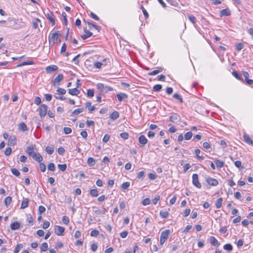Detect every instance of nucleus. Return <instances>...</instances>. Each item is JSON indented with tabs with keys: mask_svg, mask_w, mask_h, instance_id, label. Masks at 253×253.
<instances>
[{
	"mask_svg": "<svg viewBox=\"0 0 253 253\" xmlns=\"http://www.w3.org/2000/svg\"><path fill=\"white\" fill-rule=\"evenodd\" d=\"M97 89L100 90L102 93H107L108 91H112L113 88L110 86H107L102 83H98L96 85Z\"/></svg>",
	"mask_w": 253,
	"mask_h": 253,
	"instance_id": "1",
	"label": "nucleus"
},
{
	"mask_svg": "<svg viewBox=\"0 0 253 253\" xmlns=\"http://www.w3.org/2000/svg\"><path fill=\"white\" fill-rule=\"evenodd\" d=\"M47 106L45 104H42L39 109V115L42 118L45 117L47 113Z\"/></svg>",
	"mask_w": 253,
	"mask_h": 253,
	"instance_id": "2",
	"label": "nucleus"
},
{
	"mask_svg": "<svg viewBox=\"0 0 253 253\" xmlns=\"http://www.w3.org/2000/svg\"><path fill=\"white\" fill-rule=\"evenodd\" d=\"M60 37V33L59 31H56L50 34L48 37L49 41H52L53 43H55V41L57 40Z\"/></svg>",
	"mask_w": 253,
	"mask_h": 253,
	"instance_id": "3",
	"label": "nucleus"
},
{
	"mask_svg": "<svg viewBox=\"0 0 253 253\" xmlns=\"http://www.w3.org/2000/svg\"><path fill=\"white\" fill-rule=\"evenodd\" d=\"M192 183L193 184L198 188H201V184L198 180V175L194 173L192 175Z\"/></svg>",
	"mask_w": 253,
	"mask_h": 253,
	"instance_id": "4",
	"label": "nucleus"
},
{
	"mask_svg": "<svg viewBox=\"0 0 253 253\" xmlns=\"http://www.w3.org/2000/svg\"><path fill=\"white\" fill-rule=\"evenodd\" d=\"M63 79V74H59L52 82V85L54 86L58 85L59 83Z\"/></svg>",
	"mask_w": 253,
	"mask_h": 253,
	"instance_id": "5",
	"label": "nucleus"
},
{
	"mask_svg": "<svg viewBox=\"0 0 253 253\" xmlns=\"http://www.w3.org/2000/svg\"><path fill=\"white\" fill-rule=\"evenodd\" d=\"M46 18L50 21L52 26H54L55 24V19L54 18L53 14L52 12H48L45 14Z\"/></svg>",
	"mask_w": 253,
	"mask_h": 253,
	"instance_id": "6",
	"label": "nucleus"
},
{
	"mask_svg": "<svg viewBox=\"0 0 253 253\" xmlns=\"http://www.w3.org/2000/svg\"><path fill=\"white\" fill-rule=\"evenodd\" d=\"M206 181L209 185L211 186H216L218 184V181L217 180L211 177H208L206 179Z\"/></svg>",
	"mask_w": 253,
	"mask_h": 253,
	"instance_id": "7",
	"label": "nucleus"
},
{
	"mask_svg": "<svg viewBox=\"0 0 253 253\" xmlns=\"http://www.w3.org/2000/svg\"><path fill=\"white\" fill-rule=\"evenodd\" d=\"M58 69V67L56 65H52L47 66L45 68V71L47 73L51 74L52 72L57 71Z\"/></svg>",
	"mask_w": 253,
	"mask_h": 253,
	"instance_id": "8",
	"label": "nucleus"
},
{
	"mask_svg": "<svg viewBox=\"0 0 253 253\" xmlns=\"http://www.w3.org/2000/svg\"><path fill=\"white\" fill-rule=\"evenodd\" d=\"M55 233L58 236H62L65 231V228L62 226L57 225L55 226Z\"/></svg>",
	"mask_w": 253,
	"mask_h": 253,
	"instance_id": "9",
	"label": "nucleus"
},
{
	"mask_svg": "<svg viewBox=\"0 0 253 253\" xmlns=\"http://www.w3.org/2000/svg\"><path fill=\"white\" fill-rule=\"evenodd\" d=\"M169 120L172 123H175L180 120V117L178 114L173 113L169 117Z\"/></svg>",
	"mask_w": 253,
	"mask_h": 253,
	"instance_id": "10",
	"label": "nucleus"
},
{
	"mask_svg": "<svg viewBox=\"0 0 253 253\" xmlns=\"http://www.w3.org/2000/svg\"><path fill=\"white\" fill-rule=\"evenodd\" d=\"M17 139L16 137L14 135L10 136L8 138V145L9 146H14L16 144Z\"/></svg>",
	"mask_w": 253,
	"mask_h": 253,
	"instance_id": "11",
	"label": "nucleus"
},
{
	"mask_svg": "<svg viewBox=\"0 0 253 253\" xmlns=\"http://www.w3.org/2000/svg\"><path fill=\"white\" fill-rule=\"evenodd\" d=\"M31 157L37 162L40 163L42 161V157L39 153H34Z\"/></svg>",
	"mask_w": 253,
	"mask_h": 253,
	"instance_id": "12",
	"label": "nucleus"
},
{
	"mask_svg": "<svg viewBox=\"0 0 253 253\" xmlns=\"http://www.w3.org/2000/svg\"><path fill=\"white\" fill-rule=\"evenodd\" d=\"M138 141L142 146H144L148 142V140L144 135H141L138 138Z\"/></svg>",
	"mask_w": 253,
	"mask_h": 253,
	"instance_id": "13",
	"label": "nucleus"
},
{
	"mask_svg": "<svg viewBox=\"0 0 253 253\" xmlns=\"http://www.w3.org/2000/svg\"><path fill=\"white\" fill-rule=\"evenodd\" d=\"M26 152L31 157L34 152V146L33 145L28 146L26 150Z\"/></svg>",
	"mask_w": 253,
	"mask_h": 253,
	"instance_id": "14",
	"label": "nucleus"
},
{
	"mask_svg": "<svg viewBox=\"0 0 253 253\" xmlns=\"http://www.w3.org/2000/svg\"><path fill=\"white\" fill-rule=\"evenodd\" d=\"M210 243L214 247H218L220 244L214 236H211L210 238Z\"/></svg>",
	"mask_w": 253,
	"mask_h": 253,
	"instance_id": "15",
	"label": "nucleus"
},
{
	"mask_svg": "<svg viewBox=\"0 0 253 253\" xmlns=\"http://www.w3.org/2000/svg\"><path fill=\"white\" fill-rule=\"evenodd\" d=\"M169 234L170 231L169 230H166L161 233L160 238L164 240H165L166 241L168 239Z\"/></svg>",
	"mask_w": 253,
	"mask_h": 253,
	"instance_id": "16",
	"label": "nucleus"
},
{
	"mask_svg": "<svg viewBox=\"0 0 253 253\" xmlns=\"http://www.w3.org/2000/svg\"><path fill=\"white\" fill-rule=\"evenodd\" d=\"M18 129L22 131H26L28 130V128L25 123L22 122L18 125Z\"/></svg>",
	"mask_w": 253,
	"mask_h": 253,
	"instance_id": "17",
	"label": "nucleus"
},
{
	"mask_svg": "<svg viewBox=\"0 0 253 253\" xmlns=\"http://www.w3.org/2000/svg\"><path fill=\"white\" fill-rule=\"evenodd\" d=\"M68 93L72 95H78L80 94V91L77 88H74L68 89Z\"/></svg>",
	"mask_w": 253,
	"mask_h": 253,
	"instance_id": "18",
	"label": "nucleus"
},
{
	"mask_svg": "<svg viewBox=\"0 0 253 253\" xmlns=\"http://www.w3.org/2000/svg\"><path fill=\"white\" fill-rule=\"evenodd\" d=\"M163 71V68L161 67H157L156 70H155L151 72L148 73L149 76H154L156 75L159 73H161Z\"/></svg>",
	"mask_w": 253,
	"mask_h": 253,
	"instance_id": "19",
	"label": "nucleus"
},
{
	"mask_svg": "<svg viewBox=\"0 0 253 253\" xmlns=\"http://www.w3.org/2000/svg\"><path fill=\"white\" fill-rule=\"evenodd\" d=\"M20 227V224L18 221H15L10 225V228L12 230L18 229Z\"/></svg>",
	"mask_w": 253,
	"mask_h": 253,
	"instance_id": "20",
	"label": "nucleus"
},
{
	"mask_svg": "<svg viewBox=\"0 0 253 253\" xmlns=\"http://www.w3.org/2000/svg\"><path fill=\"white\" fill-rule=\"evenodd\" d=\"M84 32L85 33V34L81 36L83 40H86L87 38L90 37L92 35V33L88 30L84 29Z\"/></svg>",
	"mask_w": 253,
	"mask_h": 253,
	"instance_id": "21",
	"label": "nucleus"
},
{
	"mask_svg": "<svg viewBox=\"0 0 253 253\" xmlns=\"http://www.w3.org/2000/svg\"><path fill=\"white\" fill-rule=\"evenodd\" d=\"M244 141L249 145H253V141L248 135L244 134L243 136Z\"/></svg>",
	"mask_w": 253,
	"mask_h": 253,
	"instance_id": "22",
	"label": "nucleus"
},
{
	"mask_svg": "<svg viewBox=\"0 0 253 253\" xmlns=\"http://www.w3.org/2000/svg\"><path fill=\"white\" fill-rule=\"evenodd\" d=\"M117 98L118 100L120 102L122 101V100L125 98H127V94L124 93H120L117 94Z\"/></svg>",
	"mask_w": 253,
	"mask_h": 253,
	"instance_id": "23",
	"label": "nucleus"
},
{
	"mask_svg": "<svg viewBox=\"0 0 253 253\" xmlns=\"http://www.w3.org/2000/svg\"><path fill=\"white\" fill-rule=\"evenodd\" d=\"M231 15L230 11L228 9H224L220 11V16H228Z\"/></svg>",
	"mask_w": 253,
	"mask_h": 253,
	"instance_id": "24",
	"label": "nucleus"
},
{
	"mask_svg": "<svg viewBox=\"0 0 253 253\" xmlns=\"http://www.w3.org/2000/svg\"><path fill=\"white\" fill-rule=\"evenodd\" d=\"M87 164L90 167H93L95 165L96 162L93 158L89 157L87 160Z\"/></svg>",
	"mask_w": 253,
	"mask_h": 253,
	"instance_id": "25",
	"label": "nucleus"
},
{
	"mask_svg": "<svg viewBox=\"0 0 253 253\" xmlns=\"http://www.w3.org/2000/svg\"><path fill=\"white\" fill-rule=\"evenodd\" d=\"M29 199L28 198H24L21 205V209H25L28 206Z\"/></svg>",
	"mask_w": 253,
	"mask_h": 253,
	"instance_id": "26",
	"label": "nucleus"
},
{
	"mask_svg": "<svg viewBox=\"0 0 253 253\" xmlns=\"http://www.w3.org/2000/svg\"><path fill=\"white\" fill-rule=\"evenodd\" d=\"M85 106L86 108H88V110L90 111V112H92L95 109V106H91V102H87L85 103Z\"/></svg>",
	"mask_w": 253,
	"mask_h": 253,
	"instance_id": "27",
	"label": "nucleus"
},
{
	"mask_svg": "<svg viewBox=\"0 0 253 253\" xmlns=\"http://www.w3.org/2000/svg\"><path fill=\"white\" fill-rule=\"evenodd\" d=\"M110 117L112 120H115L119 117V114L117 111H114L111 114Z\"/></svg>",
	"mask_w": 253,
	"mask_h": 253,
	"instance_id": "28",
	"label": "nucleus"
},
{
	"mask_svg": "<svg viewBox=\"0 0 253 253\" xmlns=\"http://www.w3.org/2000/svg\"><path fill=\"white\" fill-rule=\"evenodd\" d=\"M223 249L228 252H231L233 250V247L231 244H227L223 246Z\"/></svg>",
	"mask_w": 253,
	"mask_h": 253,
	"instance_id": "29",
	"label": "nucleus"
},
{
	"mask_svg": "<svg viewBox=\"0 0 253 253\" xmlns=\"http://www.w3.org/2000/svg\"><path fill=\"white\" fill-rule=\"evenodd\" d=\"M160 215L162 218H167L169 215V212L164 210H161L160 212Z\"/></svg>",
	"mask_w": 253,
	"mask_h": 253,
	"instance_id": "30",
	"label": "nucleus"
},
{
	"mask_svg": "<svg viewBox=\"0 0 253 253\" xmlns=\"http://www.w3.org/2000/svg\"><path fill=\"white\" fill-rule=\"evenodd\" d=\"M41 252H45L47 250L48 245L46 243H43L40 247Z\"/></svg>",
	"mask_w": 253,
	"mask_h": 253,
	"instance_id": "31",
	"label": "nucleus"
},
{
	"mask_svg": "<svg viewBox=\"0 0 253 253\" xmlns=\"http://www.w3.org/2000/svg\"><path fill=\"white\" fill-rule=\"evenodd\" d=\"M90 194L92 197H96L98 195V191L96 189H92L90 190Z\"/></svg>",
	"mask_w": 253,
	"mask_h": 253,
	"instance_id": "32",
	"label": "nucleus"
},
{
	"mask_svg": "<svg viewBox=\"0 0 253 253\" xmlns=\"http://www.w3.org/2000/svg\"><path fill=\"white\" fill-rule=\"evenodd\" d=\"M214 162L216 165V166L218 168H222L224 166V162L223 161H221L219 160L216 159L214 160Z\"/></svg>",
	"mask_w": 253,
	"mask_h": 253,
	"instance_id": "33",
	"label": "nucleus"
},
{
	"mask_svg": "<svg viewBox=\"0 0 253 253\" xmlns=\"http://www.w3.org/2000/svg\"><path fill=\"white\" fill-rule=\"evenodd\" d=\"M12 198L10 196H7L5 198L4 200V203L5 206L7 207L11 203Z\"/></svg>",
	"mask_w": 253,
	"mask_h": 253,
	"instance_id": "34",
	"label": "nucleus"
},
{
	"mask_svg": "<svg viewBox=\"0 0 253 253\" xmlns=\"http://www.w3.org/2000/svg\"><path fill=\"white\" fill-rule=\"evenodd\" d=\"M23 247V246L22 244H17L14 250V253H18Z\"/></svg>",
	"mask_w": 253,
	"mask_h": 253,
	"instance_id": "35",
	"label": "nucleus"
},
{
	"mask_svg": "<svg viewBox=\"0 0 253 253\" xmlns=\"http://www.w3.org/2000/svg\"><path fill=\"white\" fill-rule=\"evenodd\" d=\"M222 200H223L222 198H220L216 200L215 203V206L217 209H219L221 207Z\"/></svg>",
	"mask_w": 253,
	"mask_h": 253,
	"instance_id": "36",
	"label": "nucleus"
},
{
	"mask_svg": "<svg viewBox=\"0 0 253 253\" xmlns=\"http://www.w3.org/2000/svg\"><path fill=\"white\" fill-rule=\"evenodd\" d=\"M34 62L32 61H24L21 63V64H18L17 65V67H21L24 65H32L33 64Z\"/></svg>",
	"mask_w": 253,
	"mask_h": 253,
	"instance_id": "37",
	"label": "nucleus"
},
{
	"mask_svg": "<svg viewBox=\"0 0 253 253\" xmlns=\"http://www.w3.org/2000/svg\"><path fill=\"white\" fill-rule=\"evenodd\" d=\"M195 153L197 157V158L200 160H204L205 157L202 156H200V154L201 153V151L199 149H196L195 150Z\"/></svg>",
	"mask_w": 253,
	"mask_h": 253,
	"instance_id": "38",
	"label": "nucleus"
},
{
	"mask_svg": "<svg viewBox=\"0 0 253 253\" xmlns=\"http://www.w3.org/2000/svg\"><path fill=\"white\" fill-rule=\"evenodd\" d=\"M45 150L47 153H48L49 155H51L54 151V148L52 147L47 146L45 148Z\"/></svg>",
	"mask_w": 253,
	"mask_h": 253,
	"instance_id": "39",
	"label": "nucleus"
},
{
	"mask_svg": "<svg viewBox=\"0 0 253 253\" xmlns=\"http://www.w3.org/2000/svg\"><path fill=\"white\" fill-rule=\"evenodd\" d=\"M47 169L50 171H54L55 170V166L53 163H50L48 165Z\"/></svg>",
	"mask_w": 253,
	"mask_h": 253,
	"instance_id": "40",
	"label": "nucleus"
},
{
	"mask_svg": "<svg viewBox=\"0 0 253 253\" xmlns=\"http://www.w3.org/2000/svg\"><path fill=\"white\" fill-rule=\"evenodd\" d=\"M11 172L12 173V174L17 177L19 176L20 174V172L16 168L11 169Z\"/></svg>",
	"mask_w": 253,
	"mask_h": 253,
	"instance_id": "41",
	"label": "nucleus"
},
{
	"mask_svg": "<svg viewBox=\"0 0 253 253\" xmlns=\"http://www.w3.org/2000/svg\"><path fill=\"white\" fill-rule=\"evenodd\" d=\"M58 168L62 171H64L67 169L66 164H58L57 165Z\"/></svg>",
	"mask_w": 253,
	"mask_h": 253,
	"instance_id": "42",
	"label": "nucleus"
},
{
	"mask_svg": "<svg viewBox=\"0 0 253 253\" xmlns=\"http://www.w3.org/2000/svg\"><path fill=\"white\" fill-rule=\"evenodd\" d=\"M162 88V86L161 84H156L153 86V91H160L161 90Z\"/></svg>",
	"mask_w": 253,
	"mask_h": 253,
	"instance_id": "43",
	"label": "nucleus"
},
{
	"mask_svg": "<svg viewBox=\"0 0 253 253\" xmlns=\"http://www.w3.org/2000/svg\"><path fill=\"white\" fill-rule=\"evenodd\" d=\"M173 98L177 99L178 100H179V101L182 103H183V99L182 98V97L178 93H174L173 95Z\"/></svg>",
	"mask_w": 253,
	"mask_h": 253,
	"instance_id": "44",
	"label": "nucleus"
},
{
	"mask_svg": "<svg viewBox=\"0 0 253 253\" xmlns=\"http://www.w3.org/2000/svg\"><path fill=\"white\" fill-rule=\"evenodd\" d=\"M130 186L129 182H125L123 183L121 185V188L123 190L127 189Z\"/></svg>",
	"mask_w": 253,
	"mask_h": 253,
	"instance_id": "45",
	"label": "nucleus"
},
{
	"mask_svg": "<svg viewBox=\"0 0 253 253\" xmlns=\"http://www.w3.org/2000/svg\"><path fill=\"white\" fill-rule=\"evenodd\" d=\"M87 24L88 25V26L89 27V28L91 29V27H93L95 29H96V30H100V27L97 25H96L95 24H94L90 22H87Z\"/></svg>",
	"mask_w": 253,
	"mask_h": 253,
	"instance_id": "46",
	"label": "nucleus"
},
{
	"mask_svg": "<svg viewBox=\"0 0 253 253\" xmlns=\"http://www.w3.org/2000/svg\"><path fill=\"white\" fill-rule=\"evenodd\" d=\"M233 76L236 78L237 80L241 81L242 80V78L236 71H233L232 73Z\"/></svg>",
	"mask_w": 253,
	"mask_h": 253,
	"instance_id": "47",
	"label": "nucleus"
},
{
	"mask_svg": "<svg viewBox=\"0 0 253 253\" xmlns=\"http://www.w3.org/2000/svg\"><path fill=\"white\" fill-rule=\"evenodd\" d=\"M193 135V133L191 131L186 132L185 134L184 138L185 140H190Z\"/></svg>",
	"mask_w": 253,
	"mask_h": 253,
	"instance_id": "48",
	"label": "nucleus"
},
{
	"mask_svg": "<svg viewBox=\"0 0 253 253\" xmlns=\"http://www.w3.org/2000/svg\"><path fill=\"white\" fill-rule=\"evenodd\" d=\"M83 108H78L75 109L73 112L72 114L74 115H77L83 111Z\"/></svg>",
	"mask_w": 253,
	"mask_h": 253,
	"instance_id": "49",
	"label": "nucleus"
},
{
	"mask_svg": "<svg viewBox=\"0 0 253 253\" xmlns=\"http://www.w3.org/2000/svg\"><path fill=\"white\" fill-rule=\"evenodd\" d=\"M39 167L42 172H44L46 170V166L44 164L41 162L39 164Z\"/></svg>",
	"mask_w": 253,
	"mask_h": 253,
	"instance_id": "50",
	"label": "nucleus"
},
{
	"mask_svg": "<svg viewBox=\"0 0 253 253\" xmlns=\"http://www.w3.org/2000/svg\"><path fill=\"white\" fill-rule=\"evenodd\" d=\"M188 19L193 24H195L196 22V18L192 15L188 16Z\"/></svg>",
	"mask_w": 253,
	"mask_h": 253,
	"instance_id": "51",
	"label": "nucleus"
},
{
	"mask_svg": "<svg viewBox=\"0 0 253 253\" xmlns=\"http://www.w3.org/2000/svg\"><path fill=\"white\" fill-rule=\"evenodd\" d=\"M151 200L149 198H145L142 201V204L144 206L148 205L150 204Z\"/></svg>",
	"mask_w": 253,
	"mask_h": 253,
	"instance_id": "52",
	"label": "nucleus"
},
{
	"mask_svg": "<svg viewBox=\"0 0 253 253\" xmlns=\"http://www.w3.org/2000/svg\"><path fill=\"white\" fill-rule=\"evenodd\" d=\"M62 222L66 225H67L69 222V218L67 216H63L62 219Z\"/></svg>",
	"mask_w": 253,
	"mask_h": 253,
	"instance_id": "53",
	"label": "nucleus"
},
{
	"mask_svg": "<svg viewBox=\"0 0 253 253\" xmlns=\"http://www.w3.org/2000/svg\"><path fill=\"white\" fill-rule=\"evenodd\" d=\"M33 221V219L32 216H28L27 217V221H26L27 225H32Z\"/></svg>",
	"mask_w": 253,
	"mask_h": 253,
	"instance_id": "54",
	"label": "nucleus"
},
{
	"mask_svg": "<svg viewBox=\"0 0 253 253\" xmlns=\"http://www.w3.org/2000/svg\"><path fill=\"white\" fill-rule=\"evenodd\" d=\"M99 234V231L97 230H93L90 232V236L92 237H97Z\"/></svg>",
	"mask_w": 253,
	"mask_h": 253,
	"instance_id": "55",
	"label": "nucleus"
},
{
	"mask_svg": "<svg viewBox=\"0 0 253 253\" xmlns=\"http://www.w3.org/2000/svg\"><path fill=\"white\" fill-rule=\"evenodd\" d=\"M65 152V149L62 147H60L58 148L57 149V152L58 154L60 155H63L64 154Z\"/></svg>",
	"mask_w": 253,
	"mask_h": 253,
	"instance_id": "56",
	"label": "nucleus"
},
{
	"mask_svg": "<svg viewBox=\"0 0 253 253\" xmlns=\"http://www.w3.org/2000/svg\"><path fill=\"white\" fill-rule=\"evenodd\" d=\"M94 90L93 89H88L87 90V95L89 97H92L94 96Z\"/></svg>",
	"mask_w": 253,
	"mask_h": 253,
	"instance_id": "57",
	"label": "nucleus"
},
{
	"mask_svg": "<svg viewBox=\"0 0 253 253\" xmlns=\"http://www.w3.org/2000/svg\"><path fill=\"white\" fill-rule=\"evenodd\" d=\"M56 91L58 93L61 95L65 94L66 92V91L65 89L60 87L58 88Z\"/></svg>",
	"mask_w": 253,
	"mask_h": 253,
	"instance_id": "58",
	"label": "nucleus"
},
{
	"mask_svg": "<svg viewBox=\"0 0 253 253\" xmlns=\"http://www.w3.org/2000/svg\"><path fill=\"white\" fill-rule=\"evenodd\" d=\"M64 132L66 134H70L72 132V129L69 127H64L63 128Z\"/></svg>",
	"mask_w": 253,
	"mask_h": 253,
	"instance_id": "59",
	"label": "nucleus"
},
{
	"mask_svg": "<svg viewBox=\"0 0 253 253\" xmlns=\"http://www.w3.org/2000/svg\"><path fill=\"white\" fill-rule=\"evenodd\" d=\"M120 136L124 139H127L128 138L129 135L127 132H122L120 133Z\"/></svg>",
	"mask_w": 253,
	"mask_h": 253,
	"instance_id": "60",
	"label": "nucleus"
},
{
	"mask_svg": "<svg viewBox=\"0 0 253 253\" xmlns=\"http://www.w3.org/2000/svg\"><path fill=\"white\" fill-rule=\"evenodd\" d=\"M45 211V208L44 207L42 206H40L38 209V211L40 214H42V213L44 212Z\"/></svg>",
	"mask_w": 253,
	"mask_h": 253,
	"instance_id": "61",
	"label": "nucleus"
},
{
	"mask_svg": "<svg viewBox=\"0 0 253 253\" xmlns=\"http://www.w3.org/2000/svg\"><path fill=\"white\" fill-rule=\"evenodd\" d=\"M244 44L242 43H238L236 45V49L238 51H240L243 49Z\"/></svg>",
	"mask_w": 253,
	"mask_h": 253,
	"instance_id": "62",
	"label": "nucleus"
},
{
	"mask_svg": "<svg viewBox=\"0 0 253 253\" xmlns=\"http://www.w3.org/2000/svg\"><path fill=\"white\" fill-rule=\"evenodd\" d=\"M110 138V135L109 134H106L104 136V137L103 138L102 141H103V142L106 143V142H107L109 141Z\"/></svg>",
	"mask_w": 253,
	"mask_h": 253,
	"instance_id": "63",
	"label": "nucleus"
},
{
	"mask_svg": "<svg viewBox=\"0 0 253 253\" xmlns=\"http://www.w3.org/2000/svg\"><path fill=\"white\" fill-rule=\"evenodd\" d=\"M12 150L10 147H8L4 151V154L6 156H9L11 153Z\"/></svg>",
	"mask_w": 253,
	"mask_h": 253,
	"instance_id": "64",
	"label": "nucleus"
}]
</instances>
